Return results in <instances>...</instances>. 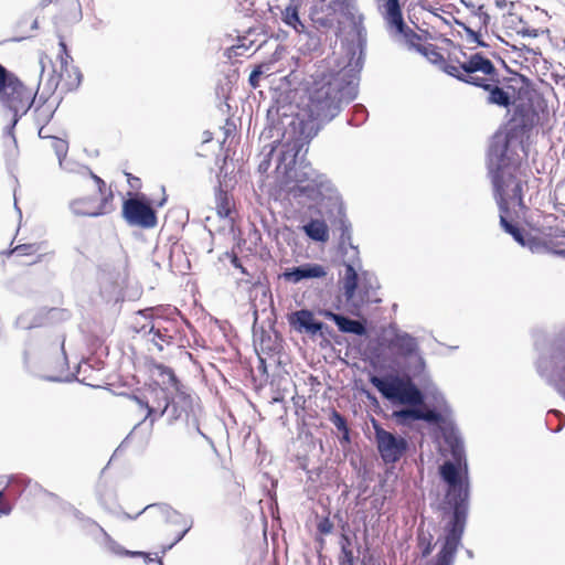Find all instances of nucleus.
<instances>
[{"label": "nucleus", "instance_id": "nucleus-45", "mask_svg": "<svg viewBox=\"0 0 565 565\" xmlns=\"http://www.w3.org/2000/svg\"><path fill=\"white\" fill-rule=\"evenodd\" d=\"M363 565H366V563H365V562H363Z\"/></svg>", "mask_w": 565, "mask_h": 565}, {"label": "nucleus", "instance_id": "nucleus-9", "mask_svg": "<svg viewBox=\"0 0 565 565\" xmlns=\"http://www.w3.org/2000/svg\"><path fill=\"white\" fill-rule=\"evenodd\" d=\"M89 177L95 182L100 198L94 195L77 198L70 204L72 212L79 216H99L109 213L114 199L113 192L107 191L106 182L102 178L93 172L89 173Z\"/></svg>", "mask_w": 565, "mask_h": 565}, {"label": "nucleus", "instance_id": "nucleus-20", "mask_svg": "<svg viewBox=\"0 0 565 565\" xmlns=\"http://www.w3.org/2000/svg\"><path fill=\"white\" fill-rule=\"evenodd\" d=\"M404 379L392 376L391 379H381L376 375L370 377V383L388 399H397Z\"/></svg>", "mask_w": 565, "mask_h": 565}, {"label": "nucleus", "instance_id": "nucleus-41", "mask_svg": "<svg viewBox=\"0 0 565 565\" xmlns=\"http://www.w3.org/2000/svg\"><path fill=\"white\" fill-rule=\"evenodd\" d=\"M125 175L127 178V182L131 189L139 190L141 186V180L137 177H134L129 172H125Z\"/></svg>", "mask_w": 565, "mask_h": 565}, {"label": "nucleus", "instance_id": "nucleus-23", "mask_svg": "<svg viewBox=\"0 0 565 565\" xmlns=\"http://www.w3.org/2000/svg\"><path fill=\"white\" fill-rule=\"evenodd\" d=\"M503 25L505 29L523 36H537V30L531 28L526 21L513 12H509L508 15L504 17Z\"/></svg>", "mask_w": 565, "mask_h": 565}, {"label": "nucleus", "instance_id": "nucleus-14", "mask_svg": "<svg viewBox=\"0 0 565 565\" xmlns=\"http://www.w3.org/2000/svg\"><path fill=\"white\" fill-rule=\"evenodd\" d=\"M470 13L461 18L455 19L457 25L461 26L468 34V36L477 42L481 43L480 38L483 32L488 31L490 22V14L484 9L476 10L468 9Z\"/></svg>", "mask_w": 565, "mask_h": 565}, {"label": "nucleus", "instance_id": "nucleus-44", "mask_svg": "<svg viewBox=\"0 0 565 565\" xmlns=\"http://www.w3.org/2000/svg\"><path fill=\"white\" fill-rule=\"evenodd\" d=\"M343 539L345 540V542L348 543V545H350V542H349V539L347 535H343Z\"/></svg>", "mask_w": 565, "mask_h": 565}, {"label": "nucleus", "instance_id": "nucleus-17", "mask_svg": "<svg viewBox=\"0 0 565 565\" xmlns=\"http://www.w3.org/2000/svg\"><path fill=\"white\" fill-rule=\"evenodd\" d=\"M326 275V270L318 264H306L299 267L288 268L284 271L282 277L286 281L297 284L302 279L320 278Z\"/></svg>", "mask_w": 565, "mask_h": 565}, {"label": "nucleus", "instance_id": "nucleus-27", "mask_svg": "<svg viewBox=\"0 0 565 565\" xmlns=\"http://www.w3.org/2000/svg\"><path fill=\"white\" fill-rule=\"evenodd\" d=\"M397 399L403 404L411 405H422L424 403L422 392L411 382V380L404 381Z\"/></svg>", "mask_w": 565, "mask_h": 565}, {"label": "nucleus", "instance_id": "nucleus-15", "mask_svg": "<svg viewBox=\"0 0 565 565\" xmlns=\"http://www.w3.org/2000/svg\"><path fill=\"white\" fill-rule=\"evenodd\" d=\"M289 324L298 332H306L315 335L322 331L323 323L315 319L312 311L301 309L288 316Z\"/></svg>", "mask_w": 565, "mask_h": 565}, {"label": "nucleus", "instance_id": "nucleus-26", "mask_svg": "<svg viewBox=\"0 0 565 565\" xmlns=\"http://www.w3.org/2000/svg\"><path fill=\"white\" fill-rule=\"evenodd\" d=\"M177 523V520H168L166 522L163 533L169 537L167 544L162 546V552L174 546L189 531V526L184 522L181 525Z\"/></svg>", "mask_w": 565, "mask_h": 565}, {"label": "nucleus", "instance_id": "nucleus-31", "mask_svg": "<svg viewBox=\"0 0 565 565\" xmlns=\"http://www.w3.org/2000/svg\"><path fill=\"white\" fill-rule=\"evenodd\" d=\"M461 2L466 6L467 9H484L488 12L492 6L502 10L507 8L509 3L508 0H461ZM510 6H513V2H510Z\"/></svg>", "mask_w": 565, "mask_h": 565}, {"label": "nucleus", "instance_id": "nucleus-37", "mask_svg": "<svg viewBox=\"0 0 565 565\" xmlns=\"http://www.w3.org/2000/svg\"><path fill=\"white\" fill-rule=\"evenodd\" d=\"M333 527L334 525L328 516L322 518L317 524V530L321 535L330 534Z\"/></svg>", "mask_w": 565, "mask_h": 565}, {"label": "nucleus", "instance_id": "nucleus-11", "mask_svg": "<svg viewBox=\"0 0 565 565\" xmlns=\"http://www.w3.org/2000/svg\"><path fill=\"white\" fill-rule=\"evenodd\" d=\"M58 67L54 66L53 73L56 77L55 88L60 90V95L76 90L83 79L79 68L73 64V57L67 51L66 43L61 39L58 43ZM62 98V96H60Z\"/></svg>", "mask_w": 565, "mask_h": 565}, {"label": "nucleus", "instance_id": "nucleus-38", "mask_svg": "<svg viewBox=\"0 0 565 565\" xmlns=\"http://www.w3.org/2000/svg\"><path fill=\"white\" fill-rule=\"evenodd\" d=\"M340 565H354L353 552L345 545H342V555L340 557Z\"/></svg>", "mask_w": 565, "mask_h": 565}, {"label": "nucleus", "instance_id": "nucleus-34", "mask_svg": "<svg viewBox=\"0 0 565 565\" xmlns=\"http://www.w3.org/2000/svg\"><path fill=\"white\" fill-rule=\"evenodd\" d=\"M264 68H267V71H270V68H273V63L271 62L262 63L253 70V72L250 73L249 78H248V83H249L250 87L257 88L259 86V78L262 75H264Z\"/></svg>", "mask_w": 565, "mask_h": 565}, {"label": "nucleus", "instance_id": "nucleus-13", "mask_svg": "<svg viewBox=\"0 0 565 565\" xmlns=\"http://www.w3.org/2000/svg\"><path fill=\"white\" fill-rule=\"evenodd\" d=\"M122 217L129 225L141 228H153L158 223L154 209L150 203L138 198H130L124 201Z\"/></svg>", "mask_w": 565, "mask_h": 565}, {"label": "nucleus", "instance_id": "nucleus-2", "mask_svg": "<svg viewBox=\"0 0 565 565\" xmlns=\"http://www.w3.org/2000/svg\"><path fill=\"white\" fill-rule=\"evenodd\" d=\"M491 156L495 158L490 177L500 211V224L516 242L524 244L523 232L515 220L520 212L526 210L523 200L524 186L527 185L526 169L523 166L526 154L499 147L495 142L491 147Z\"/></svg>", "mask_w": 565, "mask_h": 565}, {"label": "nucleus", "instance_id": "nucleus-3", "mask_svg": "<svg viewBox=\"0 0 565 565\" xmlns=\"http://www.w3.org/2000/svg\"><path fill=\"white\" fill-rule=\"evenodd\" d=\"M309 90V120L300 121V135L310 141L320 130L316 120L330 119L338 109L343 89L340 73L330 68L319 67L312 75Z\"/></svg>", "mask_w": 565, "mask_h": 565}, {"label": "nucleus", "instance_id": "nucleus-28", "mask_svg": "<svg viewBox=\"0 0 565 565\" xmlns=\"http://www.w3.org/2000/svg\"><path fill=\"white\" fill-rule=\"evenodd\" d=\"M330 316L342 332L353 333L356 335H363L365 333V327L362 322L349 319L341 315L330 313Z\"/></svg>", "mask_w": 565, "mask_h": 565}, {"label": "nucleus", "instance_id": "nucleus-30", "mask_svg": "<svg viewBox=\"0 0 565 565\" xmlns=\"http://www.w3.org/2000/svg\"><path fill=\"white\" fill-rule=\"evenodd\" d=\"M215 199L217 215L222 218L228 217L234 205L232 195L227 191L218 189Z\"/></svg>", "mask_w": 565, "mask_h": 565}, {"label": "nucleus", "instance_id": "nucleus-43", "mask_svg": "<svg viewBox=\"0 0 565 565\" xmlns=\"http://www.w3.org/2000/svg\"><path fill=\"white\" fill-rule=\"evenodd\" d=\"M264 74H267V75H271L273 74V71H267V68H264Z\"/></svg>", "mask_w": 565, "mask_h": 565}, {"label": "nucleus", "instance_id": "nucleus-8", "mask_svg": "<svg viewBox=\"0 0 565 565\" xmlns=\"http://www.w3.org/2000/svg\"><path fill=\"white\" fill-rule=\"evenodd\" d=\"M539 124L540 115L534 108L519 105L514 110L513 118L510 120V128L505 134L504 141L499 147L527 154L522 137Z\"/></svg>", "mask_w": 565, "mask_h": 565}, {"label": "nucleus", "instance_id": "nucleus-22", "mask_svg": "<svg viewBox=\"0 0 565 565\" xmlns=\"http://www.w3.org/2000/svg\"><path fill=\"white\" fill-rule=\"evenodd\" d=\"M10 254L18 257L36 256L35 262H40L46 255L53 254V252L47 250L46 242H35L19 244L10 250Z\"/></svg>", "mask_w": 565, "mask_h": 565}, {"label": "nucleus", "instance_id": "nucleus-36", "mask_svg": "<svg viewBox=\"0 0 565 565\" xmlns=\"http://www.w3.org/2000/svg\"><path fill=\"white\" fill-rule=\"evenodd\" d=\"M50 146L61 160L64 158L68 150V145L66 140L57 138V137H50Z\"/></svg>", "mask_w": 565, "mask_h": 565}, {"label": "nucleus", "instance_id": "nucleus-25", "mask_svg": "<svg viewBox=\"0 0 565 565\" xmlns=\"http://www.w3.org/2000/svg\"><path fill=\"white\" fill-rule=\"evenodd\" d=\"M305 234L315 242L326 243L329 241V227L324 220L312 218L302 226Z\"/></svg>", "mask_w": 565, "mask_h": 565}, {"label": "nucleus", "instance_id": "nucleus-39", "mask_svg": "<svg viewBox=\"0 0 565 565\" xmlns=\"http://www.w3.org/2000/svg\"><path fill=\"white\" fill-rule=\"evenodd\" d=\"M332 423L334 424V426L339 429V430H342L344 431L345 435L349 434V429H348V425H347V420L345 418L340 415L338 412H334L333 413V416H332Z\"/></svg>", "mask_w": 565, "mask_h": 565}, {"label": "nucleus", "instance_id": "nucleus-16", "mask_svg": "<svg viewBox=\"0 0 565 565\" xmlns=\"http://www.w3.org/2000/svg\"><path fill=\"white\" fill-rule=\"evenodd\" d=\"M150 371L153 375L158 376L161 380V384L166 385L168 387H172L180 396L181 401L184 403V405L190 406L191 405V397L190 395H186L182 391V385L178 377L175 376L172 369L157 362L150 363Z\"/></svg>", "mask_w": 565, "mask_h": 565}, {"label": "nucleus", "instance_id": "nucleus-19", "mask_svg": "<svg viewBox=\"0 0 565 565\" xmlns=\"http://www.w3.org/2000/svg\"><path fill=\"white\" fill-rule=\"evenodd\" d=\"M173 322L164 320L162 318L157 319L153 326V330H151L150 334H152L151 341L160 351L163 350L164 345H169L173 342Z\"/></svg>", "mask_w": 565, "mask_h": 565}, {"label": "nucleus", "instance_id": "nucleus-18", "mask_svg": "<svg viewBox=\"0 0 565 565\" xmlns=\"http://www.w3.org/2000/svg\"><path fill=\"white\" fill-rule=\"evenodd\" d=\"M157 319L153 318V309L146 308L131 315L128 328L134 333L150 334Z\"/></svg>", "mask_w": 565, "mask_h": 565}, {"label": "nucleus", "instance_id": "nucleus-42", "mask_svg": "<svg viewBox=\"0 0 565 565\" xmlns=\"http://www.w3.org/2000/svg\"><path fill=\"white\" fill-rule=\"evenodd\" d=\"M231 263L235 268H238L243 274H246V269L241 263V259L237 257L235 253L231 254Z\"/></svg>", "mask_w": 565, "mask_h": 565}, {"label": "nucleus", "instance_id": "nucleus-5", "mask_svg": "<svg viewBox=\"0 0 565 565\" xmlns=\"http://www.w3.org/2000/svg\"><path fill=\"white\" fill-rule=\"evenodd\" d=\"M35 98L32 88L0 63V104L14 115L25 114Z\"/></svg>", "mask_w": 565, "mask_h": 565}, {"label": "nucleus", "instance_id": "nucleus-40", "mask_svg": "<svg viewBox=\"0 0 565 565\" xmlns=\"http://www.w3.org/2000/svg\"><path fill=\"white\" fill-rule=\"evenodd\" d=\"M11 512V505L4 497L3 491H0V516L8 515Z\"/></svg>", "mask_w": 565, "mask_h": 565}, {"label": "nucleus", "instance_id": "nucleus-32", "mask_svg": "<svg viewBox=\"0 0 565 565\" xmlns=\"http://www.w3.org/2000/svg\"><path fill=\"white\" fill-rule=\"evenodd\" d=\"M281 19L287 25L294 28L296 32H303L305 25L299 18L298 8L296 6L286 7L281 12Z\"/></svg>", "mask_w": 565, "mask_h": 565}, {"label": "nucleus", "instance_id": "nucleus-4", "mask_svg": "<svg viewBox=\"0 0 565 565\" xmlns=\"http://www.w3.org/2000/svg\"><path fill=\"white\" fill-rule=\"evenodd\" d=\"M382 14L388 34L403 42L409 50L424 56L435 44L429 33H417L405 23L399 0H385Z\"/></svg>", "mask_w": 565, "mask_h": 565}, {"label": "nucleus", "instance_id": "nucleus-35", "mask_svg": "<svg viewBox=\"0 0 565 565\" xmlns=\"http://www.w3.org/2000/svg\"><path fill=\"white\" fill-rule=\"evenodd\" d=\"M433 535H418V548L420 550L422 557H427L434 550Z\"/></svg>", "mask_w": 565, "mask_h": 565}, {"label": "nucleus", "instance_id": "nucleus-12", "mask_svg": "<svg viewBox=\"0 0 565 565\" xmlns=\"http://www.w3.org/2000/svg\"><path fill=\"white\" fill-rule=\"evenodd\" d=\"M375 440L381 458L385 463L397 462L407 450V441L403 437L385 430L379 423L373 422Z\"/></svg>", "mask_w": 565, "mask_h": 565}, {"label": "nucleus", "instance_id": "nucleus-1", "mask_svg": "<svg viewBox=\"0 0 565 565\" xmlns=\"http://www.w3.org/2000/svg\"><path fill=\"white\" fill-rule=\"evenodd\" d=\"M425 58L440 71L487 93L486 102L509 109L521 96L523 77H502L493 62L482 52L468 54L450 39L440 38L425 53Z\"/></svg>", "mask_w": 565, "mask_h": 565}, {"label": "nucleus", "instance_id": "nucleus-24", "mask_svg": "<svg viewBox=\"0 0 565 565\" xmlns=\"http://www.w3.org/2000/svg\"><path fill=\"white\" fill-rule=\"evenodd\" d=\"M395 417L401 420L416 419L426 420L428 423H438L441 419L439 413L433 409L406 408L394 413Z\"/></svg>", "mask_w": 565, "mask_h": 565}, {"label": "nucleus", "instance_id": "nucleus-6", "mask_svg": "<svg viewBox=\"0 0 565 565\" xmlns=\"http://www.w3.org/2000/svg\"><path fill=\"white\" fill-rule=\"evenodd\" d=\"M448 521L444 526V535L439 539L443 545L437 555L427 565H454L456 553L461 543L468 513H444Z\"/></svg>", "mask_w": 565, "mask_h": 565}, {"label": "nucleus", "instance_id": "nucleus-33", "mask_svg": "<svg viewBox=\"0 0 565 565\" xmlns=\"http://www.w3.org/2000/svg\"><path fill=\"white\" fill-rule=\"evenodd\" d=\"M358 279L359 277L354 267L352 265H347L343 289L348 300H352L355 295Z\"/></svg>", "mask_w": 565, "mask_h": 565}, {"label": "nucleus", "instance_id": "nucleus-7", "mask_svg": "<svg viewBox=\"0 0 565 565\" xmlns=\"http://www.w3.org/2000/svg\"><path fill=\"white\" fill-rule=\"evenodd\" d=\"M132 399L143 413L142 419H154L168 415L170 419H178L183 413H186L185 407L179 408L174 402H170L168 394L163 387H152L147 394L142 396H134Z\"/></svg>", "mask_w": 565, "mask_h": 565}, {"label": "nucleus", "instance_id": "nucleus-29", "mask_svg": "<svg viewBox=\"0 0 565 565\" xmlns=\"http://www.w3.org/2000/svg\"><path fill=\"white\" fill-rule=\"evenodd\" d=\"M100 531L102 533L104 534V537L107 542V544L110 546V548L118 555H128V556H142L145 557V561L147 563L149 562H152L154 561V558H152L150 556V554L148 553H143V552H129V551H126L124 547H121L120 545H118L113 539L111 536L103 529L100 527ZM156 559L159 562L160 565H162V559L160 557H156Z\"/></svg>", "mask_w": 565, "mask_h": 565}, {"label": "nucleus", "instance_id": "nucleus-10", "mask_svg": "<svg viewBox=\"0 0 565 565\" xmlns=\"http://www.w3.org/2000/svg\"><path fill=\"white\" fill-rule=\"evenodd\" d=\"M331 189V182L326 174L319 173L310 166H305L296 174V185L290 190L295 199L306 196L311 201H321L324 192Z\"/></svg>", "mask_w": 565, "mask_h": 565}, {"label": "nucleus", "instance_id": "nucleus-21", "mask_svg": "<svg viewBox=\"0 0 565 565\" xmlns=\"http://www.w3.org/2000/svg\"><path fill=\"white\" fill-rule=\"evenodd\" d=\"M388 348L397 355L408 358L417 352L418 344L414 337L408 333H401L391 339Z\"/></svg>", "mask_w": 565, "mask_h": 565}]
</instances>
